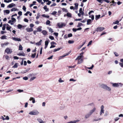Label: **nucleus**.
Wrapping results in <instances>:
<instances>
[{"label": "nucleus", "mask_w": 123, "mask_h": 123, "mask_svg": "<svg viewBox=\"0 0 123 123\" xmlns=\"http://www.w3.org/2000/svg\"><path fill=\"white\" fill-rule=\"evenodd\" d=\"M19 56H25V54L23 52H22L21 53L17 54Z\"/></svg>", "instance_id": "9d476101"}, {"label": "nucleus", "mask_w": 123, "mask_h": 123, "mask_svg": "<svg viewBox=\"0 0 123 123\" xmlns=\"http://www.w3.org/2000/svg\"><path fill=\"white\" fill-rule=\"evenodd\" d=\"M49 42L48 41H46L45 42V45H48Z\"/></svg>", "instance_id": "864d4df0"}, {"label": "nucleus", "mask_w": 123, "mask_h": 123, "mask_svg": "<svg viewBox=\"0 0 123 123\" xmlns=\"http://www.w3.org/2000/svg\"><path fill=\"white\" fill-rule=\"evenodd\" d=\"M54 34L57 37L58 35V33L55 32L54 33Z\"/></svg>", "instance_id": "774afa93"}, {"label": "nucleus", "mask_w": 123, "mask_h": 123, "mask_svg": "<svg viewBox=\"0 0 123 123\" xmlns=\"http://www.w3.org/2000/svg\"><path fill=\"white\" fill-rule=\"evenodd\" d=\"M11 19L12 20V22H15L16 21V19L15 18L12 17Z\"/></svg>", "instance_id": "c9c22d12"}, {"label": "nucleus", "mask_w": 123, "mask_h": 123, "mask_svg": "<svg viewBox=\"0 0 123 123\" xmlns=\"http://www.w3.org/2000/svg\"><path fill=\"white\" fill-rule=\"evenodd\" d=\"M91 115L89 113H88L85 115V118L86 119H87L89 118Z\"/></svg>", "instance_id": "9b49d317"}, {"label": "nucleus", "mask_w": 123, "mask_h": 123, "mask_svg": "<svg viewBox=\"0 0 123 123\" xmlns=\"http://www.w3.org/2000/svg\"><path fill=\"white\" fill-rule=\"evenodd\" d=\"M105 29L104 27H98L96 28L95 31L97 32H101L102 31Z\"/></svg>", "instance_id": "7ed1b4c3"}, {"label": "nucleus", "mask_w": 123, "mask_h": 123, "mask_svg": "<svg viewBox=\"0 0 123 123\" xmlns=\"http://www.w3.org/2000/svg\"><path fill=\"white\" fill-rule=\"evenodd\" d=\"M42 49H43V48L42 47L40 49V54H41L42 53Z\"/></svg>", "instance_id": "e2e57ef3"}, {"label": "nucleus", "mask_w": 123, "mask_h": 123, "mask_svg": "<svg viewBox=\"0 0 123 123\" xmlns=\"http://www.w3.org/2000/svg\"><path fill=\"white\" fill-rule=\"evenodd\" d=\"M83 25L81 23H79L78 24L77 26V27H79L81 26V25Z\"/></svg>", "instance_id": "a18cd8bd"}, {"label": "nucleus", "mask_w": 123, "mask_h": 123, "mask_svg": "<svg viewBox=\"0 0 123 123\" xmlns=\"http://www.w3.org/2000/svg\"><path fill=\"white\" fill-rule=\"evenodd\" d=\"M90 18H91L92 19V20H94V15H90L89 16Z\"/></svg>", "instance_id": "f704fd0d"}, {"label": "nucleus", "mask_w": 123, "mask_h": 123, "mask_svg": "<svg viewBox=\"0 0 123 123\" xmlns=\"http://www.w3.org/2000/svg\"><path fill=\"white\" fill-rule=\"evenodd\" d=\"M74 5H75V6H74V8L76 10L78 9V3H75Z\"/></svg>", "instance_id": "5701e85b"}, {"label": "nucleus", "mask_w": 123, "mask_h": 123, "mask_svg": "<svg viewBox=\"0 0 123 123\" xmlns=\"http://www.w3.org/2000/svg\"><path fill=\"white\" fill-rule=\"evenodd\" d=\"M12 39L13 40L15 41H21V39L19 38H16L15 37H12Z\"/></svg>", "instance_id": "0eeeda50"}, {"label": "nucleus", "mask_w": 123, "mask_h": 123, "mask_svg": "<svg viewBox=\"0 0 123 123\" xmlns=\"http://www.w3.org/2000/svg\"><path fill=\"white\" fill-rule=\"evenodd\" d=\"M101 16V15H100L99 14L98 15H96L95 16V19L96 20H97L98 19H99L100 18Z\"/></svg>", "instance_id": "f3484780"}, {"label": "nucleus", "mask_w": 123, "mask_h": 123, "mask_svg": "<svg viewBox=\"0 0 123 123\" xmlns=\"http://www.w3.org/2000/svg\"><path fill=\"white\" fill-rule=\"evenodd\" d=\"M42 33L44 35H46L47 34V31L45 30H43L42 32Z\"/></svg>", "instance_id": "393cba45"}, {"label": "nucleus", "mask_w": 123, "mask_h": 123, "mask_svg": "<svg viewBox=\"0 0 123 123\" xmlns=\"http://www.w3.org/2000/svg\"><path fill=\"white\" fill-rule=\"evenodd\" d=\"M66 16L68 17L69 18H71L72 17L71 14V13L69 12H68L67 13Z\"/></svg>", "instance_id": "4be33fe9"}, {"label": "nucleus", "mask_w": 123, "mask_h": 123, "mask_svg": "<svg viewBox=\"0 0 123 123\" xmlns=\"http://www.w3.org/2000/svg\"><path fill=\"white\" fill-rule=\"evenodd\" d=\"M18 14L19 16H20L22 15V12L21 11H19L18 12Z\"/></svg>", "instance_id": "0e129e2a"}, {"label": "nucleus", "mask_w": 123, "mask_h": 123, "mask_svg": "<svg viewBox=\"0 0 123 123\" xmlns=\"http://www.w3.org/2000/svg\"><path fill=\"white\" fill-rule=\"evenodd\" d=\"M58 81L59 82L61 83V82H63L64 81L63 80H62L61 79V78H60L59 79V80H58Z\"/></svg>", "instance_id": "4d7b16f0"}, {"label": "nucleus", "mask_w": 123, "mask_h": 123, "mask_svg": "<svg viewBox=\"0 0 123 123\" xmlns=\"http://www.w3.org/2000/svg\"><path fill=\"white\" fill-rule=\"evenodd\" d=\"M17 91L19 92H23V90L21 89H18L17 90Z\"/></svg>", "instance_id": "13d9d810"}, {"label": "nucleus", "mask_w": 123, "mask_h": 123, "mask_svg": "<svg viewBox=\"0 0 123 123\" xmlns=\"http://www.w3.org/2000/svg\"><path fill=\"white\" fill-rule=\"evenodd\" d=\"M119 22L118 20H117L116 21L114 22L113 24H117Z\"/></svg>", "instance_id": "603ef678"}, {"label": "nucleus", "mask_w": 123, "mask_h": 123, "mask_svg": "<svg viewBox=\"0 0 123 123\" xmlns=\"http://www.w3.org/2000/svg\"><path fill=\"white\" fill-rule=\"evenodd\" d=\"M4 12H5L7 14H9L10 13V11L8 10H4Z\"/></svg>", "instance_id": "a878e982"}, {"label": "nucleus", "mask_w": 123, "mask_h": 123, "mask_svg": "<svg viewBox=\"0 0 123 123\" xmlns=\"http://www.w3.org/2000/svg\"><path fill=\"white\" fill-rule=\"evenodd\" d=\"M119 65L121 67L123 68V63L120 62L119 63Z\"/></svg>", "instance_id": "5fc2aeb1"}, {"label": "nucleus", "mask_w": 123, "mask_h": 123, "mask_svg": "<svg viewBox=\"0 0 123 123\" xmlns=\"http://www.w3.org/2000/svg\"><path fill=\"white\" fill-rule=\"evenodd\" d=\"M62 10L63 11L65 12H68L67 10L65 8H63L62 9Z\"/></svg>", "instance_id": "ea45409f"}, {"label": "nucleus", "mask_w": 123, "mask_h": 123, "mask_svg": "<svg viewBox=\"0 0 123 123\" xmlns=\"http://www.w3.org/2000/svg\"><path fill=\"white\" fill-rule=\"evenodd\" d=\"M40 17V15H39V13H38L37 14V16L36 17V18L37 19H38V18H39Z\"/></svg>", "instance_id": "69168bd1"}, {"label": "nucleus", "mask_w": 123, "mask_h": 123, "mask_svg": "<svg viewBox=\"0 0 123 123\" xmlns=\"http://www.w3.org/2000/svg\"><path fill=\"white\" fill-rule=\"evenodd\" d=\"M9 43L8 42H7L6 43H4L2 44H1V45L2 46H3L4 45H7Z\"/></svg>", "instance_id": "49530a36"}, {"label": "nucleus", "mask_w": 123, "mask_h": 123, "mask_svg": "<svg viewBox=\"0 0 123 123\" xmlns=\"http://www.w3.org/2000/svg\"><path fill=\"white\" fill-rule=\"evenodd\" d=\"M42 16L46 18H49V15H46L45 14H43L42 15Z\"/></svg>", "instance_id": "c85d7f7f"}, {"label": "nucleus", "mask_w": 123, "mask_h": 123, "mask_svg": "<svg viewBox=\"0 0 123 123\" xmlns=\"http://www.w3.org/2000/svg\"><path fill=\"white\" fill-rule=\"evenodd\" d=\"M101 86L103 88L105 89L108 91H110L111 90V89L110 87H108L105 84H102L101 85Z\"/></svg>", "instance_id": "f257e3e1"}, {"label": "nucleus", "mask_w": 123, "mask_h": 123, "mask_svg": "<svg viewBox=\"0 0 123 123\" xmlns=\"http://www.w3.org/2000/svg\"><path fill=\"white\" fill-rule=\"evenodd\" d=\"M94 67V65H92L91 67H87V68L89 69H92Z\"/></svg>", "instance_id": "37998d69"}, {"label": "nucleus", "mask_w": 123, "mask_h": 123, "mask_svg": "<svg viewBox=\"0 0 123 123\" xmlns=\"http://www.w3.org/2000/svg\"><path fill=\"white\" fill-rule=\"evenodd\" d=\"M17 8H13L11 9V12L15 11L17 10Z\"/></svg>", "instance_id": "473e14b6"}, {"label": "nucleus", "mask_w": 123, "mask_h": 123, "mask_svg": "<svg viewBox=\"0 0 123 123\" xmlns=\"http://www.w3.org/2000/svg\"><path fill=\"white\" fill-rule=\"evenodd\" d=\"M7 25L8 26H7L6 27V29L7 30H9L11 28V27H10V26H9V25L7 24Z\"/></svg>", "instance_id": "bb28decb"}, {"label": "nucleus", "mask_w": 123, "mask_h": 123, "mask_svg": "<svg viewBox=\"0 0 123 123\" xmlns=\"http://www.w3.org/2000/svg\"><path fill=\"white\" fill-rule=\"evenodd\" d=\"M87 25H90L92 22L91 20L90 19H88L87 20Z\"/></svg>", "instance_id": "2eb2a0df"}, {"label": "nucleus", "mask_w": 123, "mask_h": 123, "mask_svg": "<svg viewBox=\"0 0 123 123\" xmlns=\"http://www.w3.org/2000/svg\"><path fill=\"white\" fill-rule=\"evenodd\" d=\"M48 29H49V31L51 32V33H52L53 32V29L51 28L48 27Z\"/></svg>", "instance_id": "e433bc0d"}, {"label": "nucleus", "mask_w": 123, "mask_h": 123, "mask_svg": "<svg viewBox=\"0 0 123 123\" xmlns=\"http://www.w3.org/2000/svg\"><path fill=\"white\" fill-rule=\"evenodd\" d=\"M112 5L115 6L116 5V2H115L114 0H112ZM112 5V4L111 5V6Z\"/></svg>", "instance_id": "72a5a7b5"}, {"label": "nucleus", "mask_w": 123, "mask_h": 123, "mask_svg": "<svg viewBox=\"0 0 123 123\" xmlns=\"http://www.w3.org/2000/svg\"><path fill=\"white\" fill-rule=\"evenodd\" d=\"M83 60L82 59L79 60H78L77 63L78 64H80L82 63L83 62Z\"/></svg>", "instance_id": "412c9836"}, {"label": "nucleus", "mask_w": 123, "mask_h": 123, "mask_svg": "<svg viewBox=\"0 0 123 123\" xmlns=\"http://www.w3.org/2000/svg\"><path fill=\"white\" fill-rule=\"evenodd\" d=\"M22 9L25 12L26 11V8L25 6H23Z\"/></svg>", "instance_id": "8fccbe9b"}, {"label": "nucleus", "mask_w": 123, "mask_h": 123, "mask_svg": "<svg viewBox=\"0 0 123 123\" xmlns=\"http://www.w3.org/2000/svg\"><path fill=\"white\" fill-rule=\"evenodd\" d=\"M30 69V68H28L27 69L25 70L24 71H23L22 72V73L23 74L27 72L28 71H29Z\"/></svg>", "instance_id": "ddd939ff"}, {"label": "nucleus", "mask_w": 123, "mask_h": 123, "mask_svg": "<svg viewBox=\"0 0 123 123\" xmlns=\"http://www.w3.org/2000/svg\"><path fill=\"white\" fill-rule=\"evenodd\" d=\"M50 23V21L49 20H48L46 22V24L47 25H49Z\"/></svg>", "instance_id": "a19ab883"}, {"label": "nucleus", "mask_w": 123, "mask_h": 123, "mask_svg": "<svg viewBox=\"0 0 123 123\" xmlns=\"http://www.w3.org/2000/svg\"><path fill=\"white\" fill-rule=\"evenodd\" d=\"M26 30L28 32H31L33 31V29L32 28H26Z\"/></svg>", "instance_id": "4468645a"}, {"label": "nucleus", "mask_w": 123, "mask_h": 123, "mask_svg": "<svg viewBox=\"0 0 123 123\" xmlns=\"http://www.w3.org/2000/svg\"><path fill=\"white\" fill-rule=\"evenodd\" d=\"M104 106L102 105L101 107V111L100 113V114L101 115L104 112Z\"/></svg>", "instance_id": "6e6552de"}, {"label": "nucleus", "mask_w": 123, "mask_h": 123, "mask_svg": "<svg viewBox=\"0 0 123 123\" xmlns=\"http://www.w3.org/2000/svg\"><path fill=\"white\" fill-rule=\"evenodd\" d=\"M57 12L55 11H53L51 13V14L52 15H54L55 14L57 13Z\"/></svg>", "instance_id": "bf43d9fd"}, {"label": "nucleus", "mask_w": 123, "mask_h": 123, "mask_svg": "<svg viewBox=\"0 0 123 123\" xmlns=\"http://www.w3.org/2000/svg\"><path fill=\"white\" fill-rule=\"evenodd\" d=\"M112 84L113 86L115 87H118L119 86H121L122 85L121 83H112Z\"/></svg>", "instance_id": "39448f33"}, {"label": "nucleus", "mask_w": 123, "mask_h": 123, "mask_svg": "<svg viewBox=\"0 0 123 123\" xmlns=\"http://www.w3.org/2000/svg\"><path fill=\"white\" fill-rule=\"evenodd\" d=\"M19 50H23V47L21 45H20L19 47Z\"/></svg>", "instance_id": "cd10ccee"}, {"label": "nucleus", "mask_w": 123, "mask_h": 123, "mask_svg": "<svg viewBox=\"0 0 123 123\" xmlns=\"http://www.w3.org/2000/svg\"><path fill=\"white\" fill-rule=\"evenodd\" d=\"M114 54H115V56L116 57H117L119 56L118 53L116 52H115L114 53Z\"/></svg>", "instance_id": "052dcab7"}, {"label": "nucleus", "mask_w": 123, "mask_h": 123, "mask_svg": "<svg viewBox=\"0 0 123 123\" xmlns=\"http://www.w3.org/2000/svg\"><path fill=\"white\" fill-rule=\"evenodd\" d=\"M5 52L7 54H11L12 52V49H10L9 48H7L5 50Z\"/></svg>", "instance_id": "423d86ee"}, {"label": "nucleus", "mask_w": 123, "mask_h": 123, "mask_svg": "<svg viewBox=\"0 0 123 123\" xmlns=\"http://www.w3.org/2000/svg\"><path fill=\"white\" fill-rule=\"evenodd\" d=\"M37 120L39 123H44V122L42 120L40 119H37Z\"/></svg>", "instance_id": "aec40b11"}, {"label": "nucleus", "mask_w": 123, "mask_h": 123, "mask_svg": "<svg viewBox=\"0 0 123 123\" xmlns=\"http://www.w3.org/2000/svg\"><path fill=\"white\" fill-rule=\"evenodd\" d=\"M60 48H58L57 49H55L54 50V52H56L57 51H58V50H60Z\"/></svg>", "instance_id": "3c124183"}, {"label": "nucleus", "mask_w": 123, "mask_h": 123, "mask_svg": "<svg viewBox=\"0 0 123 123\" xmlns=\"http://www.w3.org/2000/svg\"><path fill=\"white\" fill-rule=\"evenodd\" d=\"M42 27L41 26H39L37 28V32H40L42 31Z\"/></svg>", "instance_id": "dca6fc26"}, {"label": "nucleus", "mask_w": 123, "mask_h": 123, "mask_svg": "<svg viewBox=\"0 0 123 123\" xmlns=\"http://www.w3.org/2000/svg\"><path fill=\"white\" fill-rule=\"evenodd\" d=\"M83 57L80 55L78 56L77 58L75 60H79L80 59H82V58Z\"/></svg>", "instance_id": "7c9ffc66"}, {"label": "nucleus", "mask_w": 123, "mask_h": 123, "mask_svg": "<svg viewBox=\"0 0 123 123\" xmlns=\"http://www.w3.org/2000/svg\"><path fill=\"white\" fill-rule=\"evenodd\" d=\"M29 100H32V102L33 103H34L35 102V99L34 98L31 97Z\"/></svg>", "instance_id": "6ab92c4d"}, {"label": "nucleus", "mask_w": 123, "mask_h": 123, "mask_svg": "<svg viewBox=\"0 0 123 123\" xmlns=\"http://www.w3.org/2000/svg\"><path fill=\"white\" fill-rule=\"evenodd\" d=\"M53 56V55H51L50 57L48 58L47 59H48V60H50V59H51L52 58Z\"/></svg>", "instance_id": "338daca9"}, {"label": "nucleus", "mask_w": 123, "mask_h": 123, "mask_svg": "<svg viewBox=\"0 0 123 123\" xmlns=\"http://www.w3.org/2000/svg\"><path fill=\"white\" fill-rule=\"evenodd\" d=\"M18 26L19 29H20L22 28V25L19 24L18 25Z\"/></svg>", "instance_id": "79ce46f5"}, {"label": "nucleus", "mask_w": 123, "mask_h": 123, "mask_svg": "<svg viewBox=\"0 0 123 123\" xmlns=\"http://www.w3.org/2000/svg\"><path fill=\"white\" fill-rule=\"evenodd\" d=\"M42 41V40H40L39 42L38 43H36V45L37 46H39L41 44V42Z\"/></svg>", "instance_id": "a211bd4d"}, {"label": "nucleus", "mask_w": 123, "mask_h": 123, "mask_svg": "<svg viewBox=\"0 0 123 123\" xmlns=\"http://www.w3.org/2000/svg\"><path fill=\"white\" fill-rule=\"evenodd\" d=\"M72 36V34L71 33L69 34L68 35V37H71Z\"/></svg>", "instance_id": "09e8293b"}, {"label": "nucleus", "mask_w": 123, "mask_h": 123, "mask_svg": "<svg viewBox=\"0 0 123 123\" xmlns=\"http://www.w3.org/2000/svg\"><path fill=\"white\" fill-rule=\"evenodd\" d=\"M36 55V54L35 53L34 54H32L31 56V57L33 58H34L35 57Z\"/></svg>", "instance_id": "c03bdc74"}, {"label": "nucleus", "mask_w": 123, "mask_h": 123, "mask_svg": "<svg viewBox=\"0 0 123 123\" xmlns=\"http://www.w3.org/2000/svg\"><path fill=\"white\" fill-rule=\"evenodd\" d=\"M23 79L25 80H28V77H25L23 78Z\"/></svg>", "instance_id": "6e6d98bb"}, {"label": "nucleus", "mask_w": 123, "mask_h": 123, "mask_svg": "<svg viewBox=\"0 0 123 123\" xmlns=\"http://www.w3.org/2000/svg\"><path fill=\"white\" fill-rule=\"evenodd\" d=\"M57 25L59 28H61L63 26H65L66 25L65 23H58Z\"/></svg>", "instance_id": "20e7f679"}, {"label": "nucleus", "mask_w": 123, "mask_h": 123, "mask_svg": "<svg viewBox=\"0 0 123 123\" xmlns=\"http://www.w3.org/2000/svg\"><path fill=\"white\" fill-rule=\"evenodd\" d=\"M74 42V41L73 40H69L68 41V43L69 44L73 43Z\"/></svg>", "instance_id": "58836bf2"}, {"label": "nucleus", "mask_w": 123, "mask_h": 123, "mask_svg": "<svg viewBox=\"0 0 123 123\" xmlns=\"http://www.w3.org/2000/svg\"><path fill=\"white\" fill-rule=\"evenodd\" d=\"M36 78V77H33L31 78L30 79V81H32L33 80H34L35 78Z\"/></svg>", "instance_id": "2f4dec72"}, {"label": "nucleus", "mask_w": 123, "mask_h": 123, "mask_svg": "<svg viewBox=\"0 0 123 123\" xmlns=\"http://www.w3.org/2000/svg\"><path fill=\"white\" fill-rule=\"evenodd\" d=\"M49 38L51 40H53L54 39V37L52 36H50L49 37Z\"/></svg>", "instance_id": "de8ad7c7"}, {"label": "nucleus", "mask_w": 123, "mask_h": 123, "mask_svg": "<svg viewBox=\"0 0 123 123\" xmlns=\"http://www.w3.org/2000/svg\"><path fill=\"white\" fill-rule=\"evenodd\" d=\"M70 81H76V80H74L73 79H71L69 80Z\"/></svg>", "instance_id": "680f3d73"}, {"label": "nucleus", "mask_w": 123, "mask_h": 123, "mask_svg": "<svg viewBox=\"0 0 123 123\" xmlns=\"http://www.w3.org/2000/svg\"><path fill=\"white\" fill-rule=\"evenodd\" d=\"M96 110V108L95 107H94L90 111L89 113L91 115Z\"/></svg>", "instance_id": "1a4fd4ad"}, {"label": "nucleus", "mask_w": 123, "mask_h": 123, "mask_svg": "<svg viewBox=\"0 0 123 123\" xmlns=\"http://www.w3.org/2000/svg\"><path fill=\"white\" fill-rule=\"evenodd\" d=\"M6 36H3L1 37V39H6Z\"/></svg>", "instance_id": "c756f323"}, {"label": "nucleus", "mask_w": 123, "mask_h": 123, "mask_svg": "<svg viewBox=\"0 0 123 123\" xmlns=\"http://www.w3.org/2000/svg\"><path fill=\"white\" fill-rule=\"evenodd\" d=\"M15 6V4L13 3H12L11 4H10L7 7L10 8L12 7Z\"/></svg>", "instance_id": "f8f14e48"}, {"label": "nucleus", "mask_w": 123, "mask_h": 123, "mask_svg": "<svg viewBox=\"0 0 123 123\" xmlns=\"http://www.w3.org/2000/svg\"><path fill=\"white\" fill-rule=\"evenodd\" d=\"M39 113L37 111H33L30 112L29 113V114L31 115H37Z\"/></svg>", "instance_id": "f03ea898"}, {"label": "nucleus", "mask_w": 123, "mask_h": 123, "mask_svg": "<svg viewBox=\"0 0 123 123\" xmlns=\"http://www.w3.org/2000/svg\"><path fill=\"white\" fill-rule=\"evenodd\" d=\"M18 67V63H15L14 65L13 66L12 68H17Z\"/></svg>", "instance_id": "4c0bfd02"}, {"label": "nucleus", "mask_w": 123, "mask_h": 123, "mask_svg": "<svg viewBox=\"0 0 123 123\" xmlns=\"http://www.w3.org/2000/svg\"><path fill=\"white\" fill-rule=\"evenodd\" d=\"M43 9L45 10L46 12L49 11V9L47 8V6L46 5L44 6Z\"/></svg>", "instance_id": "b1692460"}]
</instances>
